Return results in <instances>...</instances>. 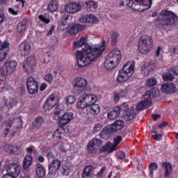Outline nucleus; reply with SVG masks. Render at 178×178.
Listing matches in <instances>:
<instances>
[{
	"label": "nucleus",
	"instance_id": "f257e3e1",
	"mask_svg": "<svg viewBox=\"0 0 178 178\" xmlns=\"http://www.w3.org/2000/svg\"><path fill=\"white\" fill-rule=\"evenodd\" d=\"M88 42V38L86 36L81 38L80 41L74 44L79 67H86L92 62H95L105 51V44L91 47L87 43Z\"/></svg>",
	"mask_w": 178,
	"mask_h": 178
},
{
	"label": "nucleus",
	"instance_id": "f03ea898",
	"mask_svg": "<svg viewBox=\"0 0 178 178\" xmlns=\"http://www.w3.org/2000/svg\"><path fill=\"white\" fill-rule=\"evenodd\" d=\"M133 74H134V65H133L131 63H127L123 65L122 69L119 71L117 81L119 83L131 81Z\"/></svg>",
	"mask_w": 178,
	"mask_h": 178
},
{
	"label": "nucleus",
	"instance_id": "7ed1b4c3",
	"mask_svg": "<svg viewBox=\"0 0 178 178\" xmlns=\"http://www.w3.org/2000/svg\"><path fill=\"white\" fill-rule=\"evenodd\" d=\"M154 40L148 35L141 36L138 41V51L142 55H147L154 47Z\"/></svg>",
	"mask_w": 178,
	"mask_h": 178
},
{
	"label": "nucleus",
	"instance_id": "20e7f679",
	"mask_svg": "<svg viewBox=\"0 0 178 178\" xmlns=\"http://www.w3.org/2000/svg\"><path fill=\"white\" fill-rule=\"evenodd\" d=\"M158 19L161 26H172L178 23V17L170 11H161Z\"/></svg>",
	"mask_w": 178,
	"mask_h": 178
},
{
	"label": "nucleus",
	"instance_id": "39448f33",
	"mask_svg": "<svg viewBox=\"0 0 178 178\" xmlns=\"http://www.w3.org/2000/svg\"><path fill=\"white\" fill-rule=\"evenodd\" d=\"M127 5L135 12H141L152 6V0H129Z\"/></svg>",
	"mask_w": 178,
	"mask_h": 178
},
{
	"label": "nucleus",
	"instance_id": "423d86ee",
	"mask_svg": "<svg viewBox=\"0 0 178 178\" xmlns=\"http://www.w3.org/2000/svg\"><path fill=\"white\" fill-rule=\"evenodd\" d=\"M22 167L19 163H11L6 168L7 173L2 178H16L20 175Z\"/></svg>",
	"mask_w": 178,
	"mask_h": 178
},
{
	"label": "nucleus",
	"instance_id": "0eeeda50",
	"mask_svg": "<svg viewBox=\"0 0 178 178\" xmlns=\"http://www.w3.org/2000/svg\"><path fill=\"white\" fill-rule=\"evenodd\" d=\"M23 124V121L22 118H15L13 120H8L6 122V126L7 127L6 130V131H10V133H17L19 131V129L22 127Z\"/></svg>",
	"mask_w": 178,
	"mask_h": 178
},
{
	"label": "nucleus",
	"instance_id": "6e6552de",
	"mask_svg": "<svg viewBox=\"0 0 178 178\" xmlns=\"http://www.w3.org/2000/svg\"><path fill=\"white\" fill-rule=\"evenodd\" d=\"M120 107V112H124V118L127 122H131L136 116L134 109L129 108V103H123Z\"/></svg>",
	"mask_w": 178,
	"mask_h": 178
},
{
	"label": "nucleus",
	"instance_id": "1a4fd4ad",
	"mask_svg": "<svg viewBox=\"0 0 178 178\" xmlns=\"http://www.w3.org/2000/svg\"><path fill=\"white\" fill-rule=\"evenodd\" d=\"M17 67V63L16 61L10 60L5 63L4 66L0 67V74H3V76H8V74H12L13 72L16 70Z\"/></svg>",
	"mask_w": 178,
	"mask_h": 178
},
{
	"label": "nucleus",
	"instance_id": "9d476101",
	"mask_svg": "<svg viewBox=\"0 0 178 178\" xmlns=\"http://www.w3.org/2000/svg\"><path fill=\"white\" fill-rule=\"evenodd\" d=\"M28 91L31 95H34L38 92V83L33 76L27 79L26 83Z\"/></svg>",
	"mask_w": 178,
	"mask_h": 178
},
{
	"label": "nucleus",
	"instance_id": "9b49d317",
	"mask_svg": "<svg viewBox=\"0 0 178 178\" xmlns=\"http://www.w3.org/2000/svg\"><path fill=\"white\" fill-rule=\"evenodd\" d=\"M58 104V96L55 94L51 95L45 101L43 108L45 111H51Z\"/></svg>",
	"mask_w": 178,
	"mask_h": 178
},
{
	"label": "nucleus",
	"instance_id": "f8f14e48",
	"mask_svg": "<svg viewBox=\"0 0 178 178\" xmlns=\"http://www.w3.org/2000/svg\"><path fill=\"white\" fill-rule=\"evenodd\" d=\"M23 67L28 73H33L35 69V58L34 57H28L24 61Z\"/></svg>",
	"mask_w": 178,
	"mask_h": 178
},
{
	"label": "nucleus",
	"instance_id": "ddd939ff",
	"mask_svg": "<svg viewBox=\"0 0 178 178\" xmlns=\"http://www.w3.org/2000/svg\"><path fill=\"white\" fill-rule=\"evenodd\" d=\"M107 58L112 62H115L117 65H119L120 63V60H122V53L120 52V49H114L108 54Z\"/></svg>",
	"mask_w": 178,
	"mask_h": 178
},
{
	"label": "nucleus",
	"instance_id": "4468645a",
	"mask_svg": "<svg viewBox=\"0 0 178 178\" xmlns=\"http://www.w3.org/2000/svg\"><path fill=\"white\" fill-rule=\"evenodd\" d=\"M65 10L67 13H77L81 10V6L76 2H70L65 4Z\"/></svg>",
	"mask_w": 178,
	"mask_h": 178
},
{
	"label": "nucleus",
	"instance_id": "2eb2a0df",
	"mask_svg": "<svg viewBox=\"0 0 178 178\" xmlns=\"http://www.w3.org/2000/svg\"><path fill=\"white\" fill-rule=\"evenodd\" d=\"M18 49L21 56H27L31 52V44L29 42H23L19 45Z\"/></svg>",
	"mask_w": 178,
	"mask_h": 178
},
{
	"label": "nucleus",
	"instance_id": "dca6fc26",
	"mask_svg": "<svg viewBox=\"0 0 178 178\" xmlns=\"http://www.w3.org/2000/svg\"><path fill=\"white\" fill-rule=\"evenodd\" d=\"M74 115L70 111L65 112L59 121V126L63 127L73 120Z\"/></svg>",
	"mask_w": 178,
	"mask_h": 178
},
{
	"label": "nucleus",
	"instance_id": "f3484780",
	"mask_svg": "<svg viewBox=\"0 0 178 178\" xmlns=\"http://www.w3.org/2000/svg\"><path fill=\"white\" fill-rule=\"evenodd\" d=\"M62 165V161L60 160L56 159L53 160L51 163L49 165V175H54L56 173L58 170L60 168Z\"/></svg>",
	"mask_w": 178,
	"mask_h": 178
},
{
	"label": "nucleus",
	"instance_id": "a211bd4d",
	"mask_svg": "<svg viewBox=\"0 0 178 178\" xmlns=\"http://www.w3.org/2000/svg\"><path fill=\"white\" fill-rule=\"evenodd\" d=\"M161 90L163 94H175L176 86L173 83H165L161 85Z\"/></svg>",
	"mask_w": 178,
	"mask_h": 178
},
{
	"label": "nucleus",
	"instance_id": "6ab92c4d",
	"mask_svg": "<svg viewBox=\"0 0 178 178\" xmlns=\"http://www.w3.org/2000/svg\"><path fill=\"white\" fill-rule=\"evenodd\" d=\"M7 51H9V42H4L2 44V41L0 40V62L6 58Z\"/></svg>",
	"mask_w": 178,
	"mask_h": 178
},
{
	"label": "nucleus",
	"instance_id": "aec40b11",
	"mask_svg": "<svg viewBox=\"0 0 178 178\" xmlns=\"http://www.w3.org/2000/svg\"><path fill=\"white\" fill-rule=\"evenodd\" d=\"M86 111L88 115H93L95 116V115H99V112H101V108L99 107V105L95 103L88 106Z\"/></svg>",
	"mask_w": 178,
	"mask_h": 178
},
{
	"label": "nucleus",
	"instance_id": "412c9836",
	"mask_svg": "<svg viewBox=\"0 0 178 178\" xmlns=\"http://www.w3.org/2000/svg\"><path fill=\"white\" fill-rule=\"evenodd\" d=\"M123 126H124V122L122 120H117L111 124L110 128H111L112 133H116V131L123 129Z\"/></svg>",
	"mask_w": 178,
	"mask_h": 178
},
{
	"label": "nucleus",
	"instance_id": "4be33fe9",
	"mask_svg": "<svg viewBox=\"0 0 178 178\" xmlns=\"http://www.w3.org/2000/svg\"><path fill=\"white\" fill-rule=\"evenodd\" d=\"M29 24V21L26 19H22L17 25V33L18 34H23L26 30H27V25Z\"/></svg>",
	"mask_w": 178,
	"mask_h": 178
},
{
	"label": "nucleus",
	"instance_id": "5701e85b",
	"mask_svg": "<svg viewBox=\"0 0 178 178\" xmlns=\"http://www.w3.org/2000/svg\"><path fill=\"white\" fill-rule=\"evenodd\" d=\"M159 90L158 88L151 89L149 91H147L144 95V99H148L150 102H152L151 97H159Z\"/></svg>",
	"mask_w": 178,
	"mask_h": 178
},
{
	"label": "nucleus",
	"instance_id": "b1692460",
	"mask_svg": "<svg viewBox=\"0 0 178 178\" xmlns=\"http://www.w3.org/2000/svg\"><path fill=\"white\" fill-rule=\"evenodd\" d=\"M83 29L84 26L80 25L79 24H75L70 27V29H68V33L71 35H76V34H77L78 33L83 31Z\"/></svg>",
	"mask_w": 178,
	"mask_h": 178
},
{
	"label": "nucleus",
	"instance_id": "393cba45",
	"mask_svg": "<svg viewBox=\"0 0 178 178\" xmlns=\"http://www.w3.org/2000/svg\"><path fill=\"white\" fill-rule=\"evenodd\" d=\"M152 70H154V65L151 64V63H145L142 65L141 73L143 76H148Z\"/></svg>",
	"mask_w": 178,
	"mask_h": 178
},
{
	"label": "nucleus",
	"instance_id": "a878e982",
	"mask_svg": "<svg viewBox=\"0 0 178 178\" xmlns=\"http://www.w3.org/2000/svg\"><path fill=\"white\" fill-rule=\"evenodd\" d=\"M87 86V79L84 78H76L74 81V87L76 88H86Z\"/></svg>",
	"mask_w": 178,
	"mask_h": 178
},
{
	"label": "nucleus",
	"instance_id": "bb28decb",
	"mask_svg": "<svg viewBox=\"0 0 178 178\" xmlns=\"http://www.w3.org/2000/svg\"><path fill=\"white\" fill-rule=\"evenodd\" d=\"M92 176H94V167L92 165L86 166L82 172V178H92Z\"/></svg>",
	"mask_w": 178,
	"mask_h": 178
},
{
	"label": "nucleus",
	"instance_id": "cd10ccee",
	"mask_svg": "<svg viewBox=\"0 0 178 178\" xmlns=\"http://www.w3.org/2000/svg\"><path fill=\"white\" fill-rule=\"evenodd\" d=\"M120 115V107H114L112 111L107 113L108 118L110 120H115Z\"/></svg>",
	"mask_w": 178,
	"mask_h": 178
},
{
	"label": "nucleus",
	"instance_id": "c85d7f7f",
	"mask_svg": "<svg viewBox=\"0 0 178 178\" xmlns=\"http://www.w3.org/2000/svg\"><path fill=\"white\" fill-rule=\"evenodd\" d=\"M112 133L115 132H112L111 128L109 127H106L102 129L99 136L103 140H109V137H111V134H112Z\"/></svg>",
	"mask_w": 178,
	"mask_h": 178
},
{
	"label": "nucleus",
	"instance_id": "c756f323",
	"mask_svg": "<svg viewBox=\"0 0 178 178\" xmlns=\"http://www.w3.org/2000/svg\"><path fill=\"white\" fill-rule=\"evenodd\" d=\"M151 100L149 99H144L143 101L139 102L136 106V111H143L151 106Z\"/></svg>",
	"mask_w": 178,
	"mask_h": 178
},
{
	"label": "nucleus",
	"instance_id": "7c9ffc66",
	"mask_svg": "<svg viewBox=\"0 0 178 178\" xmlns=\"http://www.w3.org/2000/svg\"><path fill=\"white\" fill-rule=\"evenodd\" d=\"M35 173L38 178H43L45 176V169H44V166L40 163L35 165Z\"/></svg>",
	"mask_w": 178,
	"mask_h": 178
},
{
	"label": "nucleus",
	"instance_id": "2f4dec72",
	"mask_svg": "<svg viewBox=\"0 0 178 178\" xmlns=\"http://www.w3.org/2000/svg\"><path fill=\"white\" fill-rule=\"evenodd\" d=\"M33 163V155L26 154L23 160V168L24 169H29Z\"/></svg>",
	"mask_w": 178,
	"mask_h": 178
},
{
	"label": "nucleus",
	"instance_id": "473e14b6",
	"mask_svg": "<svg viewBox=\"0 0 178 178\" xmlns=\"http://www.w3.org/2000/svg\"><path fill=\"white\" fill-rule=\"evenodd\" d=\"M104 66L106 70H113L115 67H117L118 63H115V62L112 61V60L107 58L104 61Z\"/></svg>",
	"mask_w": 178,
	"mask_h": 178
},
{
	"label": "nucleus",
	"instance_id": "72a5a7b5",
	"mask_svg": "<svg viewBox=\"0 0 178 178\" xmlns=\"http://www.w3.org/2000/svg\"><path fill=\"white\" fill-rule=\"evenodd\" d=\"M161 166L165 169L164 177H169V176L172 175V164L163 162L162 163Z\"/></svg>",
	"mask_w": 178,
	"mask_h": 178
},
{
	"label": "nucleus",
	"instance_id": "f704fd0d",
	"mask_svg": "<svg viewBox=\"0 0 178 178\" xmlns=\"http://www.w3.org/2000/svg\"><path fill=\"white\" fill-rule=\"evenodd\" d=\"M83 99L88 106L94 104L97 102V96L95 95H86L83 97Z\"/></svg>",
	"mask_w": 178,
	"mask_h": 178
},
{
	"label": "nucleus",
	"instance_id": "c9c22d12",
	"mask_svg": "<svg viewBox=\"0 0 178 178\" xmlns=\"http://www.w3.org/2000/svg\"><path fill=\"white\" fill-rule=\"evenodd\" d=\"M73 170V165L70 163H65L62 166L61 173L63 176H69V173H70Z\"/></svg>",
	"mask_w": 178,
	"mask_h": 178
},
{
	"label": "nucleus",
	"instance_id": "e433bc0d",
	"mask_svg": "<svg viewBox=\"0 0 178 178\" xmlns=\"http://www.w3.org/2000/svg\"><path fill=\"white\" fill-rule=\"evenodd\" d=\"M85 3L88 9H89L90 12H95V10H97V8H98V2L94 1L92 0L86 1Z\"/></svg>",
	"mask_w": 178,
	"mask_h": 178
},
{
	"label": "nucleus",
	"instance_id": "4c0bfd02",
	"mask_svg": "<svg viewBox=\"0 0 178 178\" xmlns=\"http://www.w3.org/2000/svg\"><path fill=\"white\" fill-rule=\"evenodd\" d=\"M116 149V147L111 143H107L105 146L100 149V152H113Z\"/></svg>",
	"mask_w": 178,
	"mask_h": 178
},
{
	"label": "nucleus",
	"instance_id": "58836bf2",
	"mask_svg": "<svg viewBox=\"0 0 178 178\" xmlns=\"http://www.w3.org/2000/svg\"><path fill=\"white\" fill-rule=\"evenodd\" d=\"M58 8H59L58 0H51L48 5V10L51 13L56 12V10H58Z\"/></svg>",
	"mask_w": 178,
	"mask_h": 178
},
{
	"label": "nucleus",
	"instance_id": "ea45409f",
	"mask_svg": "<svg viewBox=\"0 0 178 178\" xmlns=\"http://www.w3.org/2000/svg\"><path fill=\"white\" fill-rule=\"evenodd\" d=\"M44 123V118L42 117H38L35 119L33 122V129H40V127H42V124Z\"/></svg>",
	"mask_w": 178,
	"mask_h": 178
},
{
	"label": "nucleus",
	"instance_id": "a19ab883",
	"mask_svg": "<svg viewBox=\"0 0 178 178\" xmlns=\"http://www.w3.org/2000/svg\"><path fill=\"white\" fill-rule=\"evenodd\" d=\"M62 131H63V129L62 127L58 128L54 131L52 135L53 140H54V141H58V140H60V138H62V134H63Z\"/></svg>",
	"mask_w": 178,
	"mask_h": 178
},
{
	"label": "nucleus",
	"instance_id": "79ce46f5",
	"mask_svg": "<svg viewBox=\"0 0 178 178\" xmlns=\"http://www.w3.org/2000/svg\"><path fill=\"white\" fill-rule=\"evenodd\" d=\"M6 105L8 108V109H12V108H14V106H16V105H17V100L15 98L8 99L6 101Z\"/></svg>",
	"mask_w": 178,
	"mask_h": 178
},
{
	"label": "nucleus",
	"instance_id": "37998d69",
	"mask_svg": "<svg viewBox=\"0 0 178 178\" xmlns=\"http://www.w3.org/2000/svg\"><path fill=\"white\" fill-rule=\"evenodd\" d=\"M98 22H99V19L95 15L91 14L88 15V23H90V24H97Z\"/></svg>",
	"mask_w": 178,
	"mask_h": 178
},
{
	"label": "nucleus",
	"instance_id": "c03bdc74",
	"mask_svg": "<svg viewBox=\"0 0 178 178\" xmlns=\"http://www.w3.org/2000/svg\"><path fill=\"white\" fill-rule=\"evenodd\" d=\"M158 169V163H152L149 165V173L150 177H152L154 176V170H156Z\"/></svg>",
	"mask_w": 178,
	"mask_h": 178
},
{
	"label": "nucleus",
	"instance_id": "a18cd8bd",
	"mask_svg": "<svg viewBox=\"0 0 178 178\" xmlns=\"http://www.w3.org/2000/svg\"><path fill=\"white\" fill-rule=\"evenodd\" d=\"M91 145L95 146L96 148H99L102 145V141L98 138L92 139L90 142Z\"/></svg>",
	"mask_w": 178,
	"mask_h": 178
},
{
	"label": "nucleus",
	"instance_id": "49530a36",
	"mask_svg": "<svg viewBox=\"0 0 178 178\" xmlns=\"http://www.w3.org/2000/svg\"><path fill=\"white\" fill-rule=\"evenodd\" d=\"M163 79L165 81H173V80H175V76L172 73L167 72L163 74Z\"/></svg>",
	"mask_w": 178,
	"mask_h": 178
},
{
	"label": "nucleus",
	"instance_id": "de8ad7c7",
	"mask_svg": "<svg viewBox=\"0 0 178 178\" xmlns=\"http://www.w3.org/2000/svg\"><path fill=\"white\" fill-rule=\"evenodd\" d=\"M38 19L45 24H49V23H51V19H49V17H48L45 14L39 15Z\"/></svg>",
	"mask_w": 178,
	"mask_h": 178
},
{
	"label": "nucleus",
	"instance_id": "09e8293b",
	"mask_svg": "<svg viewBox=\"0 0 178 178\" xmlns=\"http://www.w3.org/2000/svg\"><path fill=\"white\" fill-rule=\"evenodd\" d=\"M119 38V33L118 32H113L111 34V44L112 45H116L118 39Z\"/></svg>",
	"mask_w": 178,
	"mask_h": 178
},
{
	"label": "nucleus",
	"instance_id": "8fccbe9b",
	"mask_svg": "<svg viewBox=\"0 0 178 178\" xmlns=\"http://www.w3.org/2000/svg\"><path fill=\"white\" fill-rule=\"evenodd\" d=\"M89 106L88 105V104L86 102V100H84V99L83 98V100H80L79 102H78L77 103V108H79L80 109H84L86 108V111H87V107H88Z\"/></svg>",
	"mask_w": 178,
	"mask_h": 178
},
{
	"label": "nucleus",
	"instance_id": "3c124183",
	"mask_svg": "<svg viewBox=\"0 0 178 178\" xmlns=\"http://www.w3.org/2000/svg\"><path fill=\"white\" fill-rule=\"evenodd\" d=\"M146 84L148 87H154V86H156V79L150 78L147 79Z\"/></svg>",
	"mask_w": 178,
	"mask_h": 178
},
{
	"label": "nucleus",
	"instance_id": "603ef678",
	"mask_svg": "<svg viewBox=\"0 0 178 178\" xmlns=\"http://www.w3.org/2000/svg\"><path fill=\"white\" fill-rule=\"evenodd\" d=\"M88 151L90 154H95L97 151H98V149L93 145H91V143L88 144Z\"/></svg>",
	"mask_w": 178,
	"mask_h": 178
},
{
	"label": "nucleus",
	"instance_id": "864d4df0",
	"mask_svg": "<svg viewBox=\"0 0 178 178\" xmlns=\"http://www.w3.org/2000/svg\"><path fill=\"white\" fill-rule=\"evenodd\" d=\"M122 140H123V138L120 136H118L114 138L113 145L115 148H117L118 145H119L120 143H122Z\"/></svg>",
	"mask_w": 178,
	"mask_h": 178
},
{
	"label": "nucleus",
	"instance_id": "5fc2aeb1",
	"mask_svg": "<svg viewBox=\"0 0 178 178\" xmlns=\"http://www.w3.org/2000/svg\"><path fill=\"white\" fill-rule=\"evenodd\" d=\"M66 102L67 105H72L76 102V97L74 96H68L66 99Z\"/></svg>",
	"mask_w": 178,
	"mask_h": 178
},
{
	"label": "nucleus",
	"instance_id": "6e6d98bb",
	"mask_svg": "<svg viewBox=\"0 0 178 178\" xmlns=\"http://www.w3.org/2000/svg\"><path fill=\"white\" fill-rule=\"evenodd\" d=\"M57 147H58L59 151H61L62 152H66V151H67V149L65 147V143L62 142L57 143Z\"/></svg>",
	"mask_w": 178,
	"mask_h": 178
},
{
	"label": "nucleus",
	"instance_id": "4d7b16f0",
	"mask_svg": "<svg viewBox=\"0 0 178 178\" xmlns=\"http://www.w3.org/2000/svg\"><path fill=\"white\" fill-rule=\"evenodd\" d=\"M80 23H88V15H82L79 17Z\"/></svg>",
	"mask_w": 178,
	"mask_h": 178
},
{
	"label": "nucleus",
	"instance_id": "13d9d810",
	"mask_svg": "<svg viewBox=\"0 0 178 178\" xmlns=\"http://www.w3.org/2000/svg\"><path fill=\"white\" fill-rule=\"evenodd\" d=\"M116 156L118 159L122 160V159H124V158H126V153H124V152H118L116 153Z\"/></svg>",
	"mask_w": 178,
	"mask_h": 178
},
{
	"label": "nucleus",
	"instance_id": "bf43d9fd",
	"mask_svg": "<svg viewBox=\"0 0 178 178\" xmlns=\"http://www.w3.org/2000/svg\"><path fill=\"white\" fill-rule=\"evenodd\" d=\"M8 12H9V13H10V15H13L14 16H16V15H17V13H19V11L17 10H16V8H15L13 6L10 7L8 8Z\"/></svg>",
	"mask_w": 178,
	"mask_h": 178
},
{
	"label": "nucleus",
	"instance_id": "052dcab7",
	"mask_svg": "<svg viewBox=\"0 0 178 178\" xmlns=\"http://www.w3.org/2000/svg\"><path fill=\"white\" fill-rule=\"evenodd\" d=\"M106 171V167H102L100 171L97 173V177L102 178L104 176V173Z\"/></svg>",
	"mask_w": 178,
	"mask_h": 178
},
{
	"label": "nucleus",
	"instance_id": "680f3d73",
	"mask_svg": "<svg viewBox=\"0 0 178 178\" xmlns=\"http://www.w3.org/2000/svg\"><path fill=\"white\" fill-rule=\"evenodd\" d=\"M44 80L47 81V83H52V80H54V75L52 74H48L45 76Z\"/></svg>",
	"mask_w": 178,
	"mask_h": 178
},
{
	"label": "nucleus",
	"instance_id": "e2e57ef3",
	"mask_svg": "<svg viewBox=\"0 0 178 178\" xmlns=\"http://www.w3.org/2000/svg\"><path fill=\"white\" fill-rule=\"evenodd\" d=\"M102 129V124H97L94 128L93 131L94 133H98V131H101V129Z\"/></svg>",
	"mask_w": 178,
	"mask_h": 178
},
{
	"label": "nucleus",
	"instance_id": "0e129e2a",
	"mask_svg": "<svg viewBox=\"0 0 178 178\" xmlns=\"http://www.w3.org/2000/svg\"><path fill=\"white\" fill-rule=\"evenodd\" d=\"M152 138L154 140H156V141H161V140H162V135L156 134L152 135Z\"/></svg>",
	"mask_w": 178,
	"mask_h": 178
},
{
	"label": "nucleus",
	"instance_id": "69168bd1",
	"mask_svg": "<svg viewBox=\"0 0 178 178\" xmlns=\"http://www.w3.org/2000/svg\"><path fill=\"white\" fill-rule=\"evenodd\" d=\"M47 156L49 161H52V159L55 160V154H54V153L48 152Z\"/></svg>",
	"mask_w": 178,
	"mask_h": 178
},
{
	"label": "nucleus",
	"instance_id": "338daca9",
	"mask_svg": "<svg viewBox=\"0 0 178 178\" xmlns=\"http://www.w3.org/2000/svg\"><path fill=\"white\" fill-rule=\"evenodd\" d=\"M34 149H35L34 146L31 145V147H27L26 149V152H28V154H29V155H31V154H33V152H34Z\"/></svg>",
	"mask_w": 178,
	"mask_h": 178
},
{
	"label": "nucleus",
	"instance_id": "774afa93",
	"mask_svg": "<svg viewBox=\"0 0 178 178\" xmlns=\"http://www.w3.org/2000/svg\"><path fill=\"white\" fill-rule=\"evenodd\" d=\"M4 151H6V152H12V146L10 145H6L4 147Z\"/></svg>",
	"mask_w": 178,
	"mask_h": 178
}]
</instances>
